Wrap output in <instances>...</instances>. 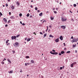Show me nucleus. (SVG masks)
I'll return each instance as SVG.
<instances>
[{
    "label": "nucleus",
    "mask_w": 78,
    "mask_h": 78,
    "mask_svg": "<svg viewBox=\"0 0 78 78\" xmlns=\"http://www.w3.org/2000/svg\"><path fill=\"white\" fill-rule=\"evenodd\" d=\"M66 19L64 18H62V22H64L65 21H66Z\"/></svg>",
    "instance_id": "nucleus-1"
},
{
    "label": "nucleus",
    "mask_w": 78,
    "mask_h": 78,
    "mask_svg": "<svg viewBox=\"0 0 78 78\" xmlns=\"http://www.w3.org/2000/svg\"><path fill=\"white\" fill-rule=\"evenodd\" d=\"M11 38L12 40H14V39H16V36H12L11 37Z\"/></svg>",
    "instance_id": "nucleus-2"
},
{
    "label": "nucleus",
    "mask_w": 78,
    "mask_h": 78,
    "mask_svg": "<svg viewBox=\"0 0 78 78\" xmlns=\"http://www.w3.org/2000/svg\"><path fill=\"white\" fill-rule=\"evenodd\" d=\"M73 43V42H76V39L75 38H74L73 41H71Z\"/></svg>",
    "instance_id": "nucleus-3"
},
{
    "label": "nucleus",
    "mask_w": 78,
    "mask_h": 78,
    "mask_svg": "<svg viewBox=\"0 0 78 78\" xmlns=\"http://www.w3.org/2000/svg\"><path fill=\"white\" fill-rule=\"evenodd\" d=\"M60 39L61 40V41H62L63 40V37H62V36H61L60 37Z\"/></svg>",
    "instance_id": "nucleus-4"
},
{
    "label": "nucleus",
    "mask_w": 78,
    "mask_h": 78,
    "mask_svg": "<svg viewBox=\"0 0 78 78\" xmlns=\"http://www.w3.org/2000/svg\"><path fill=\"white\" fill-rule=\"evenodd\" d=\"M61 27L63 29H66V27L64 26H61Z\"/></svg>",
    "instance_id": "nucleus-5"
},
{
    "label": "nucleus",
    "mask_w": 78,
    "mask_h": 78,
    "mask_svg": "<svg viewBox=\"0 0 78 78\" xmlns=\"http://www.w3.org/2000/svg\"><path fill=\"white\" fill-rule=\"evenodd\" d=\"M56 42H59V38H58L57 39L55 40Z\"/></svg>",
    "instance_id": "nucleus-6"
},
{
    "label": "nucleus",
    "mask_w": 78,
    "mask_h": 78,
    "mask_svg": "<svg viewBox=\"0 0 78 78\" xmlns=\"http://www.w3.org/2000/svg\"><path fill=\"white\" fill-rule=\"evenodd\" d=\"M30 62H31V63H34V60H32L30 61Z\"/></svg>",
    "instance_id": "nucleus-7"
},
{
    "label": "nucleus",
    "mask_w": 78,
    "mask_h": 78,
    "mask_svg": "<svg viewBox=\"0 0 78 78\" xmlns=\"http://www.w3.org/2000/svg\"><path fill=\"white\" fill-rule=\"evenodd\" d=\"M9 73H13V71L11 70L9 72Z\"/></svg>",
    "instance_id": "nucleus-8"
},
{
    "label": "nucleus",
    "mask_w": 78,
    "mask_h": 78,
    "mask_svg": "<svg viewBox=\"0 0 78 78\" xmlns=\"http://www.w3.org/2000/svg\"><path fill=\"white\" fill-rule=\"evenodd\" d=\"M10 19H15V18L13 16H12L10 17Z\"/></svg>",
    "instance_id": "nucleus-9"
},
{
    "label": "nucleus",
    "mask_w": 78,
    "mask_h": 78,
    "mask_svg": "<svg viewBox=\"0 0 78 78\" xmlns=\"http://www.w3.org/2000/svg\"><path fill=\"white\" fill-rule=\"evenodd\" d=\"M70 67H73V63H72L70 65Z\"/></svg>",
    "instance_id": "nucleus-10"
},
{
    "label": "nucleus",
    "mask_w": 78,
    "mask_h": 78,
    "mask_svg": "<svg viewBox=\"0 0 78 78\" xmlns=\"http://www.w3.org/2000/svg\"><path fill=\"white\" fill-rule=\"evenodd\" d=\"M58 52H53V55H58Z\"/></svg>",
    "instance_id": "nucleus-11"
},
{
    "label": "nucleus",
    "mask_w": 78,
    "mask_h": 78,
    "mask_svg": "<svg viewBox=\"0 0 78 78\" xmlns=\"http://www.w3.org/2000/svg\"><path fill=\"white\" fill-rule=\"evenodd\" d=\"M7 61L9 62V63H10V64H11V62L10 61V60L9 59H7Z\"/></svg>",
    "instance_id": "nucleus-12"
},
{
    "label": "nucleus",
    "mask_w": 78,
    "mask_h": 78,
    "mask_svg": "<svg viewBox=\"0 0 78 78\" xmlns=\"http://www.w3.org/2000/svg\"><path fill=\"white\" fill-rule=\"evenodd\" d=\"M43 14L42 12H41L39 14V16H42Z\"/></svg>",
    "instance_id": "nucleus-13"
},
{
    "label": "nucleus",
    "mask_w": 78,
    "mask_h": 78,
    "mask_svg": "<svg viewBox=\"0 0 78 78\" xmlns=\"http://www.w3.org/2000/svg\"><path fill=\"white\" fill-rule=\"evenodd\" d=\"M30 40H31V39L29 38V39H27V41L28 42V41H30Z\"/></svg>",
    "instance_id": "nucleus-14"
},
{
    "label": "nucleus",
    "mask_w": 78,
    "mask_h": 78,
    "mask_svg": "<svg viewBox=\"0 0 78 78\" xmlns=\"http://www.w3.org/2000/svg\"><path fill=\"white\" fill-rule=\"evenodd\" d=\"M46 36H47V34H44V37H43L44 38L45 37H46Z\"/></svg>",
    "instance_id": "nucleus-15"
},
{
    "label": "nucleus",
    "mask_w": 78,
    "mask_h": 78,
    "mask_svg": "<svg viewBox=\"0 0 78 78\" xmlns=\"http://www.w3.org/2000/svg\"><path fill=\"white\" fill-rule=\"evenodd\" d=\"M61 54H64V51H62L61 52Z\"/></svg>",
    "instance_id": "nucleus-16"
},
{
    "label": "nucleus",
    "mask_w": 78,
    "mask_h": 78,
    "mask_svg": "<svg viewBox=\"0 0 78 78\" xmlns=\"http://www.w3.org/2000/svg\"><path fill=\"white\" fill-rule=\"evenodd\" d=\"M49 37H53V36H52V35H49Z\"/></svg>",
    "instance_id": "nucleus-17"
},
{
    "label": "nucleus",
    "mask_w": 78,
    "mask_h": 78,
    "mask_svg": "<svg viewBox=\"0 0 78 78\" xmlns=\"http://www.w3.org/2000/svg\"><path fill=\"white\" fill-rule=\"evenodd\" d=\"M3 20H4L5 22H7V20H6V18H4L3 19Z\"/></svg>",
    "instance_id": "nucleus-18"
},
{
    "label": "nucleus",
    "mask_w": 78,
    "mask_h": 78,
    "mask_svg": "<svg viewBox=\"0 0 78 78\" xmlns=\"http://www.w3.org/2000/svg\"><path fill=\"white\" fill-rule=\"evenodd\" d=\"M11 8L12 9H14V7L13 6H12L11 7Z\"/></svg>",
    "instance_id": "nucleus-19"
},
{
    "label": "nucleus",
    "mask_w": 78,
    "mask_h": 78,
    "mask_svg": "<svg viewBox=\"0 0 78 78\" xmlns=\"http://www.w3.org/2000/svg\"><path fill=\"white\" fill-rule=\"evenodd\" d=\"M8 41H9V40H8L7 41H6V44H8Z\"/></svg>",
    "instance_id": "nucleus-20"
},
{
    "label": "nucleus",
    "mask_w": 78,
    "mask_h": 78,
    "mask_svg": "<svg viewBox=\"0 0 78 78\" xmlns=\"http://www.w3.org/2000/svg\"><path fill=\"white\" fill-rule=\"evenodd\" d=\"M1 16H3V14H2V12H0V17H1Z\"/></svg>",
    "instance_id": "nucleus-21"
},
{
    "label": "nucleus",
    "mask_w": 78,
    "mask_h": 78,
    "mask_svg": "<svg viewBox=\"0 0 78 78\" xmlns=\"http://www.w3.org/2000/svg\"><path fill=\"white\" fill-rule=\"evenodd\" d=\"M27 17H29L30 16V14L28 13L27 15Z\"/></svg>",
    "instance_id": "nucleus-22"
},
{
    "label": "nucleus",
    "mask_w": 78,
    "mask_h": 78,
    "mask_svg": "<svg viewBox=\"0 0 78 78\" xmlns=\"http://www.w3.org/2000/svg\"><path fill=\"white\" fill-rule=\"evenodd\" d=\"M15 44L16 45V46H17V45H18V44H19V43L16 42L15 43Z\"/></svg>",
    "instance_id": "nucleus-23"
},
{
    "label": "nucleus",
    "mask_w": 78,
    "mask_h": 78,
    "mask_svg": "<svg viewBox=\"0 0 78 78\" xmlns=\"http://www.w3.org/2000/svg\"><path fill=\"white\" fill-rule=\"evenodd\" d=\"M22 16V14L21 13H20L19 14V16H20V17H21Z\"/></svg>",
    "instance_id": "nucleus-24"
},
{
    "label": "nucleus",
    "mask_w": 78,
    "mask_h": 78,
    "mask_svg": "<svg viewBox=\"0 0 78 78\" xmlns=\"http://www.w3.org/2000/svg\"><path fill=\"white\" fill-rule=\"evenodd\" d=\"M51 20H53V19H54V18L51 17Z\"/></svg>",
    "instance_id": "nucleus-25"
},
{
    "label": "nucleus",
    "mask_w": 78,
    "mask_h": 78,
    "mask_svg": "<svg viewBox=\"0 0 78 78\" xmlns=\"http://www.w3.org/2000/svg\"><path fill=\"white\" fill-rule=\"evenodd\" d=\"M70 53V51H67L66 52L67 53Z\"/></svg>",
    "instance_id": "nucleus-26"
},
{
    "label": "nucleus",
    "mask_w": 78,
    "mask_h": 78,
    "mask_svg": "<svg viewBox=\"0 0 78 78\" xmlns=\"http://www.w3.org/2000/svg\"><path fill=\"white\" fill-rule=\"evenodd\" d=\"M37 7H35V10H36V11H37Z\"/></svg>",
    "instance_id": "nucleus-27"
},
{
    "label": "nucleus",
    "mask_w": 78,
    "mask_h": 78,
    "mask_svg": "<svg viewBox=\"0 0 78 78\" xmlns=\"http://www.w3.org/2000/svg\"><path fill=\"white\" fill-rule=\"evenodd\" d=\"M73 6L74 7H76V4H74Z\"/></svg>",
    "instance_id": "nucleus-28"
},
{
    "label": "nucleus",
    "mask_w": 78,
    "mask_h": 78,
    "mask_svg": "<svg viewBox=\"0 0 78 78\" xmlns=\"http://www.w3.org/2000/svg\"><path fill=\"white\" fill-rule=\"evenodd\" d=\"M1 63L2 64H5V62H2Z\"/></svg>",
    "instance_id": "nucleus-29"
},
{
    "label": "nucleus",
    "mask_w": 78,
    "mask_h": 78,
    "mask_svg": "<svg viewBox=\"0 0 78 78\" xmlns=\"http://www.w3.org/2000/svg\"><path fill=\"white\" fill-rule=\"evenodd\" d=\"M54 13H55V14H56L57 13V12L56 11H54Z\"/></svg>",
    "instance_id": "nucleus-30"
},
{
    "label": "nucleus",
    "mask_w": 78,
    "mask_h": 78,
    "mask_svg": "<svg viewBox=\"0 0 78 78\" xmlns=\"http://www.w3.org/2000/svg\"><path fill=\"white\" fill-rule=\"evenodd\" d=\"M26 58H30V57H29V56H26Z\"/></svg>",
    "instance_id": "nucleus-31"
},
{
    "label": "nucleus",
    "mask_w": 78,
    "mask_h": 78,
    "mask_svg": "<svg viewBox=\"0 0 78 78\" xmlns=\"http://www.w3.org/2000/svg\"><path fill=\"white\" fill-rule=\"evenodd\" d=\"M50 53H51V54H52V55H53V53L52 52V51H51L50 52Z\"/></svg>",
    "instance_id": "nucleus-32"
},
{
    "label": "nucleus",
    "mask_w": 78,
    "mask_h": 78,
    "mask_svg": "<svg viewBox=\"0 0 78 78\" xmlns=\"http://www.w3.org/2000/svg\"><path fill=\"white\" fill-rule=\"evenodd\" d=\"M16 4H17L18 5H20L19 3V2H17L16 3Z\"/></svg>",
    "instance_id": "nucleus-33"
},
{
    "label": "nucleus",
    "mask_w": 78,
    "mask_h": 78,
    "mask_svg": "<svg viewBox=\"0 0 78 78\" xmlns=\"http://www.w3.org/2000/svg\"><path fill=\"white\" fill-rule=\"evenodd\" d=\"M76 64V62H74V63H73V64Z\"/></svg>",
    "instance_id": "nucleus-34"
},
{
    "label": "nucleus",
    "mask_w": 78,
    "mask_h": 78,
    "mask_svg": "<svg viewBox=\"0 0 78 78\" xmlns=\"http://www.w3.org/2000/svg\"><path fill=\"white\" fill-rule=\"evenodd\" d=\"M52 51L53 52H55L56 51H55V50H52Z\"/></svg>",
    "instance_id": "nucleus-35"
},
{
    "label": "nucleus",
    "mask_w": 78,
    "mask_h": 78,
    "mask_svg": "<svg viewBox=\"0 0 78 78\" xmlns=\"http://www.w3.org/2000/svg\"><path fill=\"white\" fill-rule=\"evenodd\" d=\"M25 66H27V63H25Z\"/></svg>",
    "instance_id": "nucleus-36"
},
{
    "label": "nucleus",
    "mask_w": 78,
    "mask_h": 78,
    "mask_svg": "<svg viewBox=\"0 0 78 78\" xmlns=\"http://www.w3.org/2000/svg\"><path fill=\"white\" fill-rule=\"evenodd\" d=\"M40 34H43V33L42 32H40Z\"/></svg>",
    "instance_id": "nucleus-37"
},
{
    "label": "nucleus",
    "mask_w": 78,
    "mask_h": 78,
    "mask_svg": "<svg viewBox=\"0 0 78 78\" xmlns=\"http://www.w3.org/2000/svg\"><path fill=\"white\" fill-rule=\"evenodd\" d=\"M44 58L45 59V60H47V58H46L45 57H44Z\"/></svg>",
    "instance_id": "nucleus-38"
},
{
    "label": "nucleus",
    "mask_w": 78,
    "mask_h": 78,
    "mask_svg": "<svg viewBox=\"0 0 78 78\" xmlns=\"http://www.w3.org/2000/svg\"><path fill=\"white\" fill-rule=\"evenodd\" d=\"M5 5H6V6H8V4H6Z\"/></svg>",
    "instance_id": "nucleus-39"
},
{
    "label": "nucleus",
    "mask_w": 78,
    "mask_h": 78,
    "mask_svg": "<svg viewBox=\"0 0 78 78\" xmlns=\"http://www.w3.org/2000/svg\"><path fill=\"white\" fill-rule=\"evenodd\" d=\"M20 36V35H19V34L18 35H17L16 36V37H19V36Z\"/></svg>",
    "instance_id": "nucleus-40"
},
{
    "label": "nucleus",
    "mask_w": 78,
    "mask_h": 78,
    "mask_svg": "<svg viewBox=\"0 0 78 78\" xmlns=\"http://www.w3.org/2000/svg\"><path fill=\"white\" fill-rule=\"evenodd\" d=\"M61 53H59V56H61Z\"/></svg>",
    "instance_id": "nucleus-41"
},
{
    "label": "nucleus",
    "mask_w": 78,
    "mask_h": 78,
    "mask_svg": "<svg viewBox=\"0 0 78 78\" xmlns=\"http://www.w3.org/2000/svg\"><path fill=\"white\" fill-rule=\"evenodd\" d=\"M5 27H8V24H6L5 25Z\"/></svg>",
    "instance_id": "nucleus-42"
},
{
    "label": "nucleus",
    "mask_w": 78,
    "mask_h": 78,
    "mask_svg": "<svg viewBox=\"0 0 78 78\" xmlns=\"http://www.w3.org/2000/svg\"><path fill=\"white\" fill-rule=\"evenodd\" d=\"M73 47H75V45H73Z\"/></svg>",
    "instance_id": "nucleus-43"
},
{
    "label": "nucleus",
    "mask_w": 78,
    "mask_h": 78,
    "mask_svg": "<svg viewBox=\"0 0 78 78\" xmlns=\"http://www.w3.org/2000/svg\"><path fill=\"white\" fill-rule=\"evenodd\" d=\"M10 44V43H8V44H7V45H9Z\"/></svg>",
    "instance_id": "nucleus-44"
},
{
    "label": "nucleus",
    "mask_w": 78,
    "mask_h": 78,
    "mask_svg": "<svg viewBox=\"0 0 78 78\" xmlns=\"http://www.w3.org/2000/svg\"><path fill=\"white\" fill-rule=\"evenodd\" d=\"M60 70H62V67H60Z\"/></svg>",
    "instance_id": "nucleus-45"
},
{
    "label": "nucleus",
    "mask_w": 78,
    "mask_h": 78,
    "mask_svg": "<svg viewBox=\"0 0 78 78\" xmlns=\"http://www.w3.org/2000/svg\"><path fill=\"white\" fill-rule=\"evenodd\" d=\"M33 17V16H30V18H31V17Z\"/></svg>",
    "instance_id": "nucleus-46"
},
{
    "label": "nucleus",
    "mask_w": 78,
    "mask_h": 78,
    "mask_svg": "<svg viewBox=\"0 0 78 78\" xmlns=\"http://www.w3.org/2000/svg\"><path fill=\"white\" fill-rule=\"evenodd\" d=\"M9 15H11V12H9Z\"/></svg>",
    "instance_id": "nucleus-47"
},
{
    "label": "nucleus",
    "mask_w": 78,
    "mask_h": 78,
    "mask_svg": "<svg viewBox=\"0 0 78 78\" xmlns=\"http://www.w3.org/2000/svg\"><path fill=\"white\" fill-rule=\"evenodd\" d=\"M63 44L64 45V46H66V44L65 43H63Z\"/></svg>",
    "instance_id": "nucleus-48"
},
{
    "label": "nucleus",
    "mask_w": 78,
    "mask_h": 78,
    "mask_svg": "<svg viewBox=\"0 0 78 78\" xmlns=\"http://www.w3.org/2000/svg\"><path fill=\"white\" fill-rule=\"evenodd\" d=\"M22 24L23 25H25V24L24 23H22Z\"/></svg>",
    "instance_id": "nucleus-49"
},
{
    "label": "nucleus",
    "mask_w": 78,
    "mask_h": 78,
    "mask_svg": "<svg viewBox=\"0 0 78 78\" xmlns=\"http://www.w3.org/2000/svg\"><path fill=\"white\" fill-rule=\"evenodd\" d=\"M49 27H50V28H51V27H51V26L49 25Z\"/></svg>",
    "instance_id": "nucleus-50"
},
{
    "label": "nucleus",
    "mask_w": 78,
    "mask_h": 78,
    "mask_svg": "<svg viewBox=\"0 0 78 78\" xmlns=\"http://www.w3.org/2000/svg\"><path fill=\"white\" fill-rule=\"evenodd\" d=\"M37 12H40V10H38L37 11Z\"/></svg>",
    "instance_id": "nucleus-51"
},
{
    "label": "nucleus",
    "mask_w": 78,
    "mask_h": 78,
    "mask_svg": "<svg viewBox=\"0 0 78 78\" xmlns=\"http://www.w3.org/2000/svg\"><path fill=\"white\" fill-rule=\"evenodd\" d=\"M71 39H73V36H72L71 37Z\"/></svg>",
    "instance_id": "nucleus-52"
},
{
    "label": "nucleus",
    "mask_w": 78,
    "mask_h": 78,
    "mask_svg": "<svg viewBox=\"0 0 78 78\" xmlns=\"http://www.w3.org/2000/svg\"><path fill=\"white\" fill-rule=\"evenodd\" d=\"M75 53H77V51H76V50L75 51Z\"/></svg>",
    "instance_id": "nucleus-53"
},
{
    "label": "nucleus",
    "mask_w": 78,
    "mask_h": 78,
    "mask_svg": "<svg viewBox=\"0 0 78 78\" xmlns=\"http://www.w3.org/2000/svg\"><path fill=\"white\" fill-rule=\"evenodd\" d=\"M27 64H28V65H30V63H27Z\"/></svg>",
    "instance_id": "nucleus-54"
},
{
    "label": "nucleus",
    "mask_w": 78,
    "mask_h": 78,
    "mask_svg": "<svg viewBox=\"0 0 78 78\" xmlns=\"http://www.w3.org/2000/svg\"><path fill=\"white\" fill-rule=\"evenodd\" d=\"M72 21H73V22H74V20H73V19H72Z\"/></svg>",
    "instance_id": "nucleus-55"
},
{
    "label": "nucleus",
    "mask_w": 78,
    "mask_h": 78,
    "mask_svg": "<svg viewBox=\"0 0 78 78\" xmlns=\"http://www.w3.org/2000/svg\"><path fill=\"white\" fill-rule=\"evenodd\" d=\"M34 34H35V35H36V33H35V32H34Z\"/></svg>",
    "instance_id": "nucleus-56"
},
{
    "label": "nucleus",
    "mask_w": 78,
    "mask_h": 78,
    "mask_svg": "<svg viewBox=\"0 0 78 78\" xmlns=\"http://www.w3.org/2000/svg\"><path fill=\"white\" fill-rule=\"evenodd\" d=\"M12 52H13V53H15V51H12Z\"/></svg>",
    "instance_id": "nucleus-57"
},
{
    "label": "nucleus",
    "mask_w": 78,
    "mask_h": 78,
    "mask_svg": "<svg viewBox=\"0 0 78 78\" xmlns=\"http://www.w3.org/2000/svg\"><path fill=\"white\" fill-rule=\"evenodd\" d=\"M20 23H21V24H22V21L20 22Z\"/></svg>",
    "instance_id": "nucleus-58"
},
{
    "label": "nucleus",
    "mask_w": 78,
    "mask_h": 78,
    "mask_svg": "<svg viewBox=\"0 0 78 78\" xmlns=\"http://www.w3.org/2000/svg\"><path fill=\"white\" fill-rule=\"evenodd\" d=\"M27 38H25V41H27Z\"/></svg>",
    "instance_id": "nucleus-59"
},
{
    "label": "nucleus",
    "mask_w": 78,
    "mask_h": 78,
    "mask_svg": "<svg viewBox=\"0 0 78 78\" xmlns=\"http://www.w3.org/2000/svg\"><path fill=\"white\" fill-rule=\"evenodd\" d=\"M48 29H47L46 30V31H48Z\"/></svg>",
    "instance_id": "nucleus-60"
},
{
    "label": "nucleus",
    "mask_w": 78,
    "mask_h": 78,
    "mask_svg": "<svg viewBox=\"0 0 78 78\" xmlns=\"http://www.w3.org/2000/svg\"><path fill=\"white\" fill-rule=\"evenodd\" d=\"M70 12H71V13H72V12L71 11H69Z\"/></svg>",
    "instance_id": "nucleus-61"
},
{
    "label": "nucleus",
    "mask_w": 78,
    "mask_h": 78,
    "mask_svg": "<svg viewBox=\"0 0 78 78\" xmlns=\"http://www.w3.org/2000/svg\"><path fill=\"white\" fill-rule=\"evenodd\" d=\"M30 7H31V8H33V6H32V5H31L30 6Z\"/></svg>",
    "instance_id": "nucleus-62"
},
{
    "label": "nucleus",
    "mask_w": 78,
    "mask_h": 78,
    "mask_svg": "<svg viewBox=\"0 0 78 78\" xmlns=\"http://www.w3.org/2000/svg\"><path fill=\"white\" fill-rule=\"evenodd\" d=\"M64 50H66V48H64Z\"/></svg>",
    "instance_id": "nucleus-63"
},
{
    "label": "nucleus",
    "mask_w": 78,
    "mask_h": 78,
    "mask_svg": "<svg viewBox=\"0 0 78 78\" xmlns=\"http://www.w3.org/2000/svg\"><path fill=\"white\" fill-rule=\"evenodd\" d=\"M58 8H56V10H58Z\"/></svg>",
    "instance_id": "nucleus-64"
}]
</instances>
